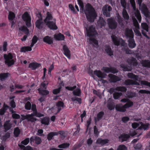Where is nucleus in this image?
Returning a JSON list of instances; mask_svg holds the SVG:
<instances>
[{"label": "nucleus", "mask_w": 150, "mask_h": 150, "mask_svg": "<svg viewBox=\"0 0 150 150\" xmlns=\"http://www.w3.org/2000/svg\"><path fill=\"white\" fill-rule=\"evenodd\" d=\"M141 125L138 127V129L139 130H147L149 128V123H143L142 122L140 123Z\"/></svg>", "instance_id": "23"}, {"label": "nucleus", "mask_w": 150, "mask_h": 150, "mask_svg": "<svg viewBox=\"0 0 150 150\" xmlns=\"http://www.w3.org/2000/svg\"><path fill=\"white\" fill-rule=\"evenodd\" d=\"M30 139L29 138H27L25 139L24 140L22 141L21 142V144L24 145H27L29 142Z\"/></svg>", "instance_id": "63"}, {"label": "nucleus", "mask_w": 150, "mask_h": 150, "mask_svg": "<svg viewBox=\"0 0 150 150\" xmlns=\"http://www.w3.org/2000/svg\"><path fill=\"white\" fill-rule=\"evenodd\" d=\"M63 49L64 51V54L68 59H70L71 58L70 51L68 47L66 45H63Z\"/></svg>", "instance_id": "13"}, {"label": "nucleus", "mask_w": 150, "mask_h": 150, "mask_svg": "<svg viewBox=\"0 0 150 150\" xmlns=\"http://www.w3.org/2000/svg\"><path fill=\"white\" fill-rule=\"evenodd\" d=\"M86 34L87 36L91 37L96 35L97 32L96 30V28L93 25H91L90 26L88 29L86 28Z\"/></svg>", "instance_id": "6"}, {"label": "nucleus", "mask_w": 150, "mask_h": 150, "mask_svg": "<svg viewBox=\"0 0 150 150\" xmlns=\"http://www.w3.org/2000/svg\"><path fill=\"white\" fill-rule=\"evenodd\" d=\"M93 74L96 75L98 77L102 79L106 77L107 75L104 72H102L100 70H95L93 72Z\"/></svg>", "instance_id": "15"}, {"label": "nucleus", "mask_w": 150, "mask_h": 150, "mask_svg": "<svg viewBox=\"0 0 150 150\" xmlns=\"http://www.w3.org/2000/svg\"><path fill=\"white\" fill-rule=\"evenodd\" d=\"M42 142L41 138L39 137L35 136V143L37 144H40Z\"/></svg>", "instance_id": "56"}, {"label": "nucleus", "mask_w": 150, "mask_h": 150, "mask_svg": "<svg viewBox=\"0 0 150 150\" xmlns=\"http://www.w3.org/2000/svg\"><path fill=\"white\" fill-rule=\"evenodd\" d=\"M127 76L129 78L133 79L135 81L138 80V76L132 73H128Z\"/></svg>", "instance_id": "35"}, {"label": "nucleus", "mask_w": 150, "mask_h": 150, "mask_svg": "<svg viewBox=\"0 0 150 150\" xmlns=\"http://www.w3.org/2000/svg\"><path fill=\"white\" fill-rule=\"evenodd\" d=\"M112 7L108 5H105L102 8V10L103 15L107 17L110 16V12L112 10Z\"/></svg>", "instance_id": "7"}, {"label": "nucleus", "mask_w": 150, "mask_h": 150, "mask_svg": "<svg viewBox=\"0 0 150 150\" xmlns=\"http://www.w3.org/2000/svg\"><path fill=\"white\" fill-rule=\"evenodd\" d=\"M104 112L103 111H101L99 112L97 115V117H95V125H97L96 122L99 121L101 119L103 115H104Z\"/></svg>", "instance_id": "27"}, {"label": "nucleus", "mask_w": 150, "mask_h": 150, "mask_svg": "<svg viewBox=\"0 0 150 150\" xmlns=\"http://www.w3.org/2000/svg\"><path fill=\"white\" fill-rule=\"evenodd\" d=\"M39 94L42 96H46L49 94V91L47 90H43L41 88H39L38 89Z\"/></svg>", "instance_id": "31"}, {"label": "nucleus", "mask_w": 150, "mask_h": 150, "mask_svg": "<svg viewBox=\"0 0 150 150\" xmlns=\"http://www.w3.org/2000/svg\"><path fill=\"white\" fill-rule=\"evenodd\" d=\"M41 66L40 64L37 63L32 62L30 64L29 67L32 69V70H35L37 68H39Z\"/></svg>", "instance_id": "28"}, {"label": "nucleus", "mask_w": 150, "mask_h": 150, "mask_svg": "<svg viewBox=\"0 0 150 150\" xmlns=\"http://www.w3.org/2000/svg\"><path fill=\"white\" fill-rule=\"evenodd\" d=\"M125 83L126 85L128 86L134 84V81L130 79H127L125 80Z\"/></svg>", "instance_id": "53"}, {"label": "nucleus", "mask_w": 150, "mask_h": 150, "mask_svg": "<svg viewBox=\"0 0 150 150\" xmlns=\"http://www.w3.org/2000/svg\"><path fill=\"white\" fill-rule=\"evenodd\" d=\"M130 2L134 10H136V4L135 0H130Z\"/></svg>", "instance_id": "57"}, {"label": "nucleus", "mask_w": 150, "mask_h": 150, "mask_svg": "<svg viewBox=\"0 0 150 150\" xmlns=\"http://www.w3.org/2000/svg\"><path fill=\"white\" fill-rule=\"evenodd\" d=\"M58 134L57 132H50L47 135V139L48 141L51 140L54 136L57 135Z\"/></svg>", "instance_id": "30"}, {"label": "nucleus", "mask_w": 150, "mask_h": 150, "mask_svg": "<svg viewBox=\"0 0 150 150\" xmlns=\"http://www.w3.org/2000/svg\"><path fill=\"white\" fill-rule=\"evenodd\" d=\"M122 16L125 19L128 20L129 18V16L125 9H123L122 13Z\"/></svg>", "instance_id": "40"}, {"label": "nucleus", "mask_w": 150, "mask_h": 150, "mask_svg": "<svg viewBox=\"0 0 150 150\" xmlns=\"http://www.w3.org/2000/svg\"><path fill=\"white\" fill-rule=\"evenodd\" d=\"M142 64L144 67L150 68V62L148 60H142Z\"/></svg>", "instance_id": "37"}, {"label": "nucleus", "mask_w": 150, "mask_h": 150, "mask_svg": "<svg viewBox=\"0 0 150 150\" xmlns=\"http://www.w3.org/2000/svg\"><path fill=\"white\" fill-rule=\"evenodd\" d=\"M122 95L121 92H115L113 94V97L114 99H118Z\"/></svg>", "instance_id": "44"}, {"label": "nucleus", "mask_w": 150, "mask_h": 150, "mask_svg": "<svg viewBox=\"0 0 150 150\" xmlns=\"http://www.w3.org/2000/svg\"><path fill=\"white\" fill-rule=\"evenodd\" d=\"M141 28L146 32L149 31V26L146 23H141Z\"/></svg>", "instance_id": "43"}, {"label": "nucleus", "mask_w": 150, "mask_h": 150, "mask_svg": "<svg viewBox=\"0 0 150 150\" xmlns=\"http://www.w3.org/2000/svg\"><path fill=\"white\" fill-rule=\"evenodd\" d=\"M4 57L5 59V63L8 67H11L14 64L15 61L13 59V57L11 53H9L8 54H4Z\"/></svg>", "instance_id": "3"}, {"label": "nucleus", "mask_w": 150, "mask_h": 150, "mask_svg": "<svg viewBox=\"0 0 150 150\" xmlns=\"http://www.w3.org/2000/svg\"><path fill=\"white\" fill-rule=\"evenodd\" d=\"M34 116L33 113L30 114H28L27 120L28 122H35L37 119L33 117Z\"/></svg>", "instance_id": "29"}, {"label": "nucleus", "mask_w": 150, "mask_h": 150, "mask_svg": "<svg viewBox=\"0 0 150 150\" xmlns=\"http://www.w3.org/2000/svg\"><path fill=\"white\" fill-rule=\"evenodd\" d=\"M127 62L129 65L133 66H136L137 64L136 59L132 57L128 58L127 60Z\"/></svg>", "instance_id": "17"}, {"label": "nucleus", "mask_w": 150, "mask_h": 150, "mask_svg": "<svg viewBox=\"0 0 150 150\" xmlns=\"http://www.w3.org/2000/svg\"><path fill=\"white\" fill-rule=\"evenodd\" d=\"M103 71L106 73H111L115 74L118 72V71L114 67H103Z\"/></svg>", "instance_id": "8"}, {"label": "nucleus", "mask_w": 150, "mask_h": 150, "mask_svg": "<svg viewBox=\"0 0 150 150\" xmlns=\"http://www.w3.org/2000/svg\"><path fill=\"white\" fill-rule=\"evenodd\" d=\"M70 144L67 143H64L62 144L59 145L58 147L60 148H65L69 146Z\"/></svg>", "instance_id": "46"}, {"label": "nucleus", "mask_w": 150, "mask_h": 150, "mask_svg": "<svg viewBox=\"0 0 150 150\" xmlns=\"http://www.w3.org/2000/svg\"><path fill=\"white\" fill-rule=\"evenodd\" d=\"M93 132L95 136L98 137L99 134V132L98 131L96 126H94L93 127Z\"/></svg>", "instance_id": "51"}, {"label": "nucleus", "mask_w": 150, "mask_h": 150, "mask_svg": "<svg viewBox=\"0 0 150 150\" xmlns=\"http://www.w3.org/2000/svg\"><path fill=\"white\" fill-rule=\"evenodd\" d=\"M54 38L56 40L61 41L64 40L65 36L61 33H56L54 35Z\"/></svg>", "instance_id": "20"}, {"label": "nucleus", "mask_w": 150, "mask_h": 150, "mask_svg": "<svg viewBox=\"0 0 150 150\" xmlns=\"http://www.w3.org/2000/svg\"><path fill=\"white\" fill-rule=\"evenodd\" d=\"M58 133L60 135L62 138H65L67 135V134L64 131H59Z\"/></svg>", "instance_id": "62"}, {"label": "nucleus", "mask_w": 150, "mask_h": 150, "mask_svg": "<svg viewBox=\"0 0 150 150\" xmlns=\"http://www.w3.org/2000/svg\"><path fill=\"white\" fill-rule=\"evenodd\" d=\"M121 104L116 105L115 107V109L118 111L124 112L126 111V108L132 106L133 105V103L130 100L123 105L121 106Z\"/></svg>", "instance_id": "2"}, {"label": "nucleus", "mask_w": 150, "mask_h": 150, "mask_svg": "<svg viewBox=\"0 0 150 150\" xmlns=\"http://www.w3.org/2000/svg\"><path fill=\"white\" fill-rule=\"evenodd\" d=\"M61 87H59L58 88L54 89L53 90L52 93L53 94L56 95L59 93L61 91Z\"/></svg>", "instance_id": "55"}, {"label": "nucleus", "mask_w": 150, "mask_h": 150, "mask_svg": "<svg viewBox=\"0 0 150 150\" xmlns=\"http://www.w3.org/2000/svg\"><path fill=\"white\" fill-rule=\"evenodd\" d=\"M141 10L142 13L146 16H147L149 15V11L145 4H142L141 7Z\"/></svg>", "instance_id": "16"}, {"label": "nucleus", "mask_w": 150, "mask_h": 150, "mask_svg": "<svg viewBox=\"0 0 150 150\" xmlns=\"http://www.w3.org/2000/svg\"><path fill=\"white\" fill-rule=\"evenodd\" d=\"M22 19L25 21L29 20H31V18L28 13L26 12H25L22 16Z\"/></svg>", "instance_id": "32"}, {"label": "nucleus", "mask_w": 150, "mask_h": 150, "mask_svg": "<svg viewBox=\"0 0 150 150\" xmlns=\"http://www.w3.org/2000/svg\"><path fill=\"white\" fill-rule=\"evenodd\" d=\"M120 3L123 9H126L127 7V3L125 0H120Z\"/></svg>", "instance_id": "61"}, {"label": "nucleus", "mask_w": 150, "mask_h": 150, "mask_svg": "<svg viewBox=\"0 0 150 150\" xmlns=\"http://www.w3.org/2000/svg\"><path fill=\"white\" fill-rule=\"evenodd\" d=\"M53 17L51 12H47L45 18L44 20V22L45 23L50 21L53 19Z\"/></svg>", "instance_id": "24"}, {"label": "nucleus", "mask_w": 150, "mask_h": 150, "mask_svg": "<svg viewBox=\"0 0 150 150\" xmlns=\"http://www.w3.org/2000/svg\"><path fill=\"white\" fill-rule=\"evenodd\" d=\"M19 30L26 35L29 34V30L25 26H23L19 28Z\"/></svg>", "instance_id": "34"}, {"label": "nucleus", "mask_w": 150, "mask_h": 150, "mask_svg": "<svg viewBox=\"0 0 150 150\" xmlns=\"http://www.w3.org/2000/svg\"><path fill=\"white\" fill-rule=\"evenodd\" d=\"M25 108L27 110H30L31 109V104L30 102L28 101L25 103Z\"/></svg>", "instance_id": "50"}, {"label": "nucleus", "mask_w": 150, "mask_h": 150, "mask_svg": "<svg viewBox=\"0 0 150 150\" xmlns=\"http://www.w3.org/2000/svg\"><path fill=\"white\" fill-rule=\"evenodd\" d=\"M125 34L126 37L129 38V39H132L134 37V33L131 29H129L128 28H126L125 32Z\"/></svg>", "instance_id": "11"}, {"label": "nucleus", "mask_w": 150, "mask_h": 150, "mask_svg": "<svg viewBox=\"0 0 150 150\" xmlns=\"http://www.w3.org/2000/svg\"><path fill=\"white\" fill-rule=\"evenodd\" d=\"M111 38L115 45L119 46L120 45L124 47L125 46V42L122 38L118 39L117 36L113 35H111Z\"/></svg>", "instance_id": "4"}, {"label": "nucleus", "mask_w": 150, "mask_h": 150, "mask_svg": "<svg viewBox=\"0 0 150 150\" xmlns=\"http://www.w3.org/2000/svg\"><path fill=\"white\" fill-rule=\"evenodd\" d=\"M133 23L134 26L135 27V28L139 29V25L138 21L135 18H133Z\"/></svg>", "instance_id": "48"}, {"label": "nucleus", "mask_w": 150, "mask_h": 150, "mask_svg": "<svg viewBox=\"0 0 150 150\" xmlns=\"http://www.w3.org/2000/svg\"><path fill=\"white\" fill-rule=\"evenodd\" d=\"M105 51L106 53L109 56L112 57L113 55V51L111 49L109 45H106Z\"/></svg>", "instance_id": "22"}, {"label": "nucleus", "mask_w": 150, "mask_h": 150, "mask_svg": "<svg viewBox=\"0 0 150 150\" xmlns=\"http://www.w3.org/2000/svg\"><path fill=\"white\" fill-rule=\"evenodd\" d=\"M140 84L141 85H145L150 87V82L147 81H141L140 82Z\"/></svg>", "instance_id": "54"}, {"label": "nucleus", "mask_w": 150, "mask_h": 150, "mask_svg": "<svg viewBox=\"0 0 150 150\" xmlns=\"http://www.w3.org/2000/svg\"><path fill=\"white\" fill-rule=\"evenodd\" d=\"M89 41H90V43L91 44L92 43H93L94 44L97 46L98 45V41L96 39L92 38H90Z\"/></svg>", "instance_id": "49"}, {"label": "nucleus", "mask_w": 150, "mask_h": 150, "mask_svg": "<svg viewBox=\"0 0 150 150\" xmlns=\"http://www.w3.org/2000/svg\"><path fill=\"white\" fill-rule=\"evenodd\" d=\"M33 113L34 116H36L38 117H40L44 116V115L43 114L38 112L37 111H36L35 112H34Z\"/></svg>", "instance_id": "58"}, {"label": "nucleus", "mask_w": 150, "mask_h": 150, "mask_svg": "<svg viewBox=\"0 0 150 150\" xmlns=\"http://www.w3.org/2000/svg\"><path fill=\"white\" fill-rule=\"evenodd\" d=\"M45 23L47 27L50 30H57L58 28V27L56 24L55 21H48V22Z\"/></svg>", "instance_id": "10"}, {"label": "nucleus", "mask_w": 150, "mask_h": 150, "mask_svg": "<svg viewBox=\"0 0 150 150\" xmlns=\"http://www.w3.org/2000/svg\"><path fill=\"white\" fill-rule=\"evenodd\" d=\"M109 28L111 29H115L117 27V23L114 18L111 17L107 20Z\"/></svg>", "instance_id": "5"}, {"label": "nucleus", "mask_w": 150, "mask_h": 150, "mask_svg": "<svg viewBox=\"0 0 150 150\" xmlns=\"http://www.w3.org/2000/svg\"><path fill=\"white\" fill-rule=\"evenodd\" d=\"M16 15L12 11H10L8 16V19L11 23V28L15 24L13 20L15 18Z\"/></svg>", "instance_id": "12"}, {"label": "nucleus", "mask_w": 150, "mask_h": 150, "mask_svg": "<svg viewBox=\"0 0 150 150\" xmlns=\"http://www.w3.org/2000/svg\"><path fill=\"white\" fill-rule=\"evenodd\" d=\"M49 119L48 117H44L41 120V123L45 125H48L49 124Z\"/></svg>", "instance_id": "36"}, {"label": "nucleus", "mask_w": 150, "mask_h": 150, "mask_svg": "<svg viewBox=\"0 0 150 150\" xmlns=\"http://www.w3.org/2000/svg\"><path fill=\"white\" fill-rule=\"evenodd\" d=\"M32 48L29 46H24L21 47L20 50L21 52H26L30 51L32 50Z\"/></svg>", "instance_id": "38"}, {"label": "nucleus", "mask_w": 150, "mask_h": 150, "mask_svg": "<svg viewBox=\"0 0 150 150\" xmlns=\"http://www.w3.org/2000/svg\"><path fill=\"white\" fill-rule=\"evenodd\" d=\"M108 76L109 78V81L110 82L115 83L121 80L120 77L112 74H109Z\"/></svg>", "instance_id": "9"}, {"label": "nucleus", "mask_w": 150, "mask_h": 150, "mask_svg": "<svg viewBox=\"0 0 150 150\" xmlns=\"http://www.w3.org/2000/svg\"><path fill=\"white\" fill-rule=\"evenodd\" d=\"M43 41L44 42L48 45L53 44V39L52 38L48 35H47L43 38Z\"/></svg>", "instance_id": "19"}, {"label": "nucleus", "mask_w": 150, "mask_h": 150, "mask_svg": "<svg viewBox=\"0 0 150 150\" xmlns=\"http://www.w3.org/2000/svg\"><path fill=\"white\" fill-rule=\"evenodd\" d=\"M128 46L131 49L133 48L136 46V44L133 38L129 39L128 40Z\"/></svg>", "instance_id": "25"}, {"label": "nucleus", "mask_w": 150, "mask_h": 150, "mask_svg": "<svg viewBox=\"0 0 150 150\" xmlns=\"http://www.w3.org/2000/svg\"><path fill=\"white\" fill-rule=\"evenodd\" d=\"M135 16L140 23L141 21L142 17L140 13L138 11H137L135 12Z\"/></svg>", "instance_id": "45"}, {"label": "nucleus", "mask_w": 150, "mask_h": 150, "mask_svg": "<svg viewBox=\"0 0 150 150\" xmlns=\"http://www.w3.org/2000/svg\"><path fill=\"white\" fill-rule=\"evenodd\" d=\"M45 22H43L42 20H36L35 23L36 27L40 30L42 29L45 28Z\"/></svg>", "instance_id": "14"}, {"label": "nucleus", "mask_w": 150, "mask_h": 150, "mask_svg": "<svg viewBox=\"0 0 150 150\" xmlns=\"http://www.w3.org/2000/svg\"><path fill=\"white\" fill-rule=\"evenodd\" d=\"M127 147L124 145H120L119 146L117 150H127Z\"/></svg>", "instance_id": "64"}, {"label": "nucleus", "mask_w": 150, "mask_h": 150, "mask_svg": "<svg viewBox=\"0 0 150 150\" xmlns=\"http://www.w3.org/2000/svg\"><path fill=\"white\" fill-rule=\"evenodd\" d=\"M71 100L72 101H77L79 104H81V98L78 97H75L71 98Z\"/></svg>", "instance_id": "59"}, {"label": "nucleus", "mask_w": 150, "mask_h": 150, "mask_svg": "<svg viewBox=\"0 0 150 150\" xmlns=\"http://www.w3.org/2000/svg\"><path fill=\"white\" fill-rule=\"evenodd\" d=\"M98 24L101 27L104 26L105 24V22L103 18H100L98 21Z\"/></svg>", "instance_id": "47"}, {"label": "nucleus", "mask_w": 150, "mask_h": 150, "mask_svg": "<svg viewBox=\"0 0 150 150\" xmlns=\"http://www.w3.org/2000/svg\"><path fill=\"white\" fill-rule=\"evenodd\" d=\"M108 139H102L101 138H98L97 140L96 143L97 144H100L103 146L104 144L108 143Z\"/></svg>", "instance_id": "26"}, {"label": "nucleus", "mask_w": 150, "mask_h": 150, "mask_svg": "<svg viewBox=\"0 0 150 150\" xmlns=\"http://www.w3.org/2000/svg\"><path fill=\"white\" fill-rule=\"evenodd\" d=\"M130 137V135L127 134H122L120 135L119 137L120 140L122 142L126 141Z\"/></svg>", "instance_id": "21"}, {"label": "nucleus", "mask_w": 150, "mask_h": 150, "mask_svg": "<svg viewBox=\"0 0 150 150\" xmlns=\"http://www.w3.org/2000/svg\"><path fill=\"white\" fill-rule=\"evenodd\" d=\"M115 90L122 92H125L127 90V88L125 86H118L115 88Z\"/></svg>", "instance_id": "41"}, {"label": "nucleus", "mask_w": 150, "mask_h": 150, "mask_svg": "<svg viewBox=\"0 0 150 150\" xmlns=\"http://www.w3.org/2000/svg\"><path fill=\"white\" fill-rule=\"evenodd\" d=\"M81 91L80 88H77L74 90L73 93L74 96H80L81 95Z\"/></svg>", "instance_id": "39"}, {"label": "nucleus", "mask_w": 150, "mask_h": 150, "mask_svg": "<svg viewBox=\"0 0 150 150\" xmlns=\"http://www.w3.org/2000/svg\"><path fill=\"white\" fill-rule=\"evenodd\" d=\"M117 21L119 24L121 25V26L124 25V23H123V20L122 18L120 16H118L117 17Z\"/></svg>", "instance_id": "60"}, {"label": "nucleus", "mask_w": 150, "mask_h": 150, "mask_svg": "<svg viewBox=\"0 0 150 150\" xmlns=\"http://www.w3.org/2000/svg\"><path fill=\"white\" fill-rule=\"evenodd\" d=\"M9 75H10V74L9 73H1L0 74V80L1 81H3L7 78Z\"/></svg>", "instance_id": "33"}, {"label": "nucleus", "mask_w": 150, "mask_h": 150, "mask_svg": "<svg viewBox=\"0 0 150 150\" xmlns=\"http://www.w3.org/2000/svg\"><path fill=\"white\" fill-rule=\"evenodd\" d=\"M78 4L80 9L84 11L87 20L90 22H93L96 19L97 15L94 8L90 4H87L86 6L85 10H84L83 3L81 0H77Z\"/></svg>", "instance_id": "1"}, {"label": "nucleus", "mask_w": 150, "mask_h": 150, "mask_svg": "<svg viewBox=\"0 0 150 150\" xmlns=\"http://www.w3.org/2000/svg\"><path fill=\"white\" fill-rule=\"evenodd\" d=\"M20 133V130L18 127L15 128L14 129L13 134L15 136L18 137Z\"/></svg>", "instance_id": "42"}, {"label": "nucleus", "mask_w": 150, "mask_h": 150, "mask_svg": "<svg viewBox=\"0 0 150 150\" xmlns=\"http://www.w3.org/2000/svg\"><path fill=\"white\" fill-rule=\"evenodd\" d=\"M56 106L57 107H62L64 108L65 106L64 105V103L62 101H59L56 104Z\"/></svg>", "instance_id": "52"}, {"label": "nucleus", "mask_w": 150, "mask_h": 150, "mask_svg": "<svg viewBox=\"0 0 150 150\" xmlns=\"http://www.w3.org/2000/svg\"><path fill=\"white\" fill-rule=\"evenodd\" d=\"M12 123L10 122V120L6 121L4 123V127L5 132H6L11 128L12 127Z\"/></svg>", "instance_id": "18"}]
</instances>
